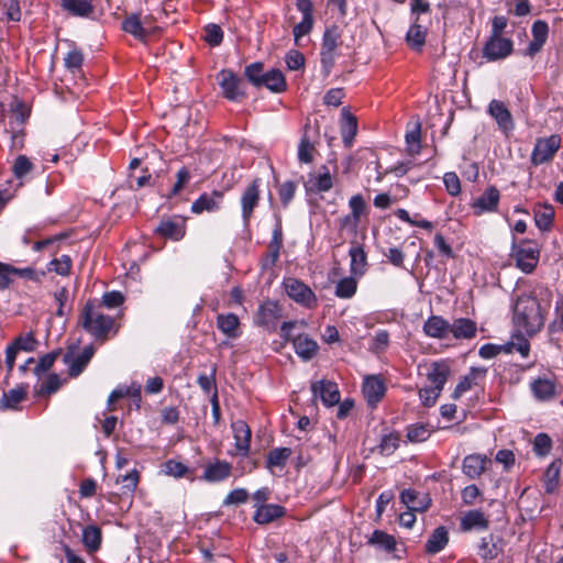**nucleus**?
Listing matches in <instances>:
<instances>
[{
    "label": "nucleus",
    "instance_id": "2",
    "mask_svg": "<svg viewBox=\"0 0 563 563\" xmlns=\"http://www.w3.org/2000/svg\"><path fill=\"white\" fill-rule=\"evenodd\" d=\"M80 322L86 332L96 340L104 341L114 328V319L103 313L100 305L87 301L81 314Z\"/></svg>",
    "mask_w": 563,
    "mask_h": 563
},
{
    "label": "nucleus",
    "instance_id": "43",
    "mask_svg": "<svg viewBox=\"0 0 563 563\" xmlns=\"http://www.w3.org/2000/svg\"><path fill=\"white\" fill-rule=\"evenodd\" d=\"M291 455L290 448H275L269 451L266 459V467L272 470L273 467L283 468L289 456Z\"/></svg>",
    "mask_w": 563,
    "mask_h": 563
},
{
    "label": "nucleus",
    "instance_id": "25",
    "mask_svg": "<svg viewBox=\"0 0 563 563\" xmlns=\"http://www.w3.org/2000/svg\"><path fill=\"white\" fill-rule=\"evenodd\" d=\"M283 506L276 504L261 505L254 512L253 519L258 525H267L285 515Z\"/></svg>",
    "mask_w": 563,
    "mask_h": 563
},
{
    "label": "nucleus",
    "instance_id": "4",
    "mask_svg": "<svg viewBox=\"0 0 563 563\" xmlns=\"http://www.w3.org/2000/svg\"><path fill=\"white\" fill-rule=\"evenodd\" d=\"M340 34L336 26L327 27L322 36L321 66L325 75H329L334 66L338 56Z\"/></svg>",
    "mask_w": 563,
    "mask_h": 563
},
{
    "label": "nucleus",
    "instance_id": "60",
    "mask_svg": "<svg viewBox=\"0 0 563 563\" xmlns=\"http://www.w3.org/2000/svg\"><path fill=\"white\" fill-rule=\"evenodd\" d=\"M33 168L32 162L25 155H19L13 164V174L21 179Z\"/></svg>",
    "mask_w": 563,
    "mask_h": 563
},
{
    "label": "nucleus",
    "instance_id": "12",
    "mask_svg": "<svg viewBox=\"0 0 563 563\" xmlns=\"http://www.w3.org/2000/svg\"><path fill=\"white\" fill-rule=\"evenodd\" d=\"M560 145L561 140L558 135L538 140L532 153V162L534 164H543L550 161L560 148Z\"/></svg>",
    "mask_w": 563,
    "mask_h": 563
},
{
    "label": "nucleus",
    "instance_id": "42",
    "mask_svg": "<svg viewBox=\"0 0 563 563\" xmlns=\"http://www.w3.org/2000/svg\"><path fill=\"white\" fill-rule=\"evenodd\" d=\"M400 500L411 511H423L428 506V503L420 499L418 493L410 488L400 493Z\"/></svg>",
    "mask_w": 563,
    "mask_h": 563
},
{
    "label": "nucleus",
    "instance_id": "45",
    "mask_svg": "<svg viewBox=\"0 0 563 563\" xmlns=\"http://www.w3.org/2000/svg\"><path fill=\"white\" fill-rule=\"evenodd\" d=\"M533 395L540 400H549L555 395V386L550 379H537L532 383Z\"/></svg>",
    "mask_w": 563,
    "mask_h": 563
},
{
    "label": "nucleus",
    "instance_id": "37",
    "mask_svg": "<svg viewBox=\"0 0 563 563\" xmlns=\"http://www.w3.org/2000/svg\"><path fill=\"white\" fill-rule=\"evenodd\" d=\"M26 397V389L22 386L4 391L0 398V410L16 409Z\"/></svg>",
    "mask_w": 563,
    "mask_h": 563
},
{
    "label": "nucleus",
    "instance_id": "41",
    "mask_svg": "<svg viewBox=\"0 0 563 563\" xmlns=\"http://www.w3.org/2000/svg\"><path fill=\"white\" fill-rule=\"evenodd\" d=\"M0 10L3 14L1 21L19 22L22 18L20 0H3L0 2Z\"/></svg>",
    "mask_w": 563,
    "mask_h": 563
},
{
    "label": "nucleus",
    "instance_id": "6",
    "mask_svg": "<svg viewBox=\"0 0 563 563\" xmlns=\"http://www.w3.org/2000/svg\"><path fill=\"white\" fill-rule=\"evenodd\" d=\"M282 317L280 307L277 301L265 300L262 302L255 314V323L268 332L277 329V322Z\"/></svg>",
    "mask_w": 563,
    "mask_h": 563
},
{
    "label": "nucleus",
    "instance_id": "8",
    "mask_svg": "<svg viewBox=\"0 0 563 563\" xmlns=\"http://www.w3.org/2000/svg\"><path fill=\"white\" fill-rule=\"evenodd\" d=\"M312 397L320 398L325 407H332L340 402V391L334 382L321 379L311 384Z\"/></svg>",
    "mask_w": 563,
    "mask_h": 563
},
{
    "label": "nucleus",
    "instance_id": "20",
    "mask_svg": "<svg viewBox=\"0 0 563 563\" xmlns=\"http://www.w3.org/2000/svg\"><path fill=\"white\" fill-rule=\"evenodd\" d=\"M223 200V194L221 191H212L211 194H202L191 205V212L199 214L205 211L214 212L220 209Z\"/></svg>",
    "mask_w": 563,
    "mask_h": 563
},
{
    "label": "nucleus",
    "instance_id": "64",
    "mask_svg": "<svg viewBox=\"0 0 563 563\" xmlns=\"http://www.w3.org/2000/svg\"><path fill=\"white\" fill-rule=\"evenodd\" d=\"M552 446L550 437L545 433H540L534 438L533 450L538 455H547Z\"/></svg>",
    "mask_w": 563,
    "mask_h": 563
},
{
    "label": "nucleus",
    "instance_id": "7",
    "mask_svg": "<svg viewBox=\"0 0 563 563\" xmlns=\"http://www.w3.org/2000/svg\"><path fill=\"white\" fill-rule=\"evenodd\" d=\"M296 8L302 14V19L292 29L295 42L308 35L313 27V4L310 0H296Z\"/></svg>",
    "mask_w": 563,
    "mask_h": 563
},
{
    "label": "nucleus",
    "instance_id": "15",
    "mask_svg": "<svg viewBox=\"0 0 563 563\" xmlns=\"http://www.w3.org/2000/svg\"><path fill=\"white\" fill-rule=\"evenodd\" d=\"M217 78L223 96L228 100L238 101L244 95L240 89L241 79L233 71L225 69L221 70Z\"/></svg>",
    "mask_w": 563,
    "mask_h": 563
},
{
    "label": "nucleus",
    "instance_id": "63",
    "mask_svg": "<svg viewBox=\"0 0 563 563\" xmlns=\"http://www.w3.org/2000/svg\"><path fill=\"white\" fill-rule=\"evenodd\" d=\"M443 183L446 191L451 196H457L461 192V181L454 172H448L443 176Z\"/></svg>",
    "mask_w": 563,
    "mask_h": 563
},
{
    "label": "nucleus",
    "instance_id": "30",
    "mask_svg": "<svg viewBox=\"0 0 563 563\" xmlns=\"http://www.w3.org/2000/svg\"><path fill=\"white\" fill-rule=\"evenodd\" d=\"M548 24L543 21H536L532 25V41L530 42L527 52L529 55H534L544 45L548 38Z\"/></svg>",
    "mask_w": 563,
    "mask_h": 563
},
{
    "label": "nucleus",
    "instance_id": "17",
    "mask_svg": "<svg viewBox=\"0 0 563 563\" xmlns=\"http://www.w3.org/2000/svg\"><path fill=\"white\" fill-rule=\"evenodd\" d=\"M349 208L351 213L342 218L341 225L343 228H351L355 231L362 214L365 213L367 209L364 197L360 194L352 196L349 200Z\"/></svg>",
    "mask_w": 563,
    "mask_h": 563
},
{
    "label": "nucleus",
    "instance_id": "26",
    "mask_svg": "<svg viewBox=\"0 0 563 563\" xmlns=\"http://www.w3.org/2000/svg\"><path fill=\"white\" fill-rule=\"evenodd\" d=\"M60 8L78 18H89L95 11L91 0H60Z\"/></svg>",
    "mask_w": 563,
    "mask_h": 563
},
{
    "label": "nucleus",
    "instance_id": "53",
    "mask_svg": "<svg viewBox=\"0 0 563 563\" xmlns=\"http://www.w3.org/2000/svg\"><path fill=\"white\" fill-rule=\"evenodd\" d=\"M244 75L252 85L261 87V80L265 76L263 64L255 62L247 65L244 69Z\"/></svg>",
    "mask_w": 563,
    "mask_h": 563
},
{
    "label": "nucleus",
    "instance_id": "33",
    "mask_svg": "<svg viewBox=\"0 0 563 563\" xmlns=\"http://www.w3.org/2000/svg\"><path fill=\"white\" fill-rule=\"evenodd\" d=\"M357 132V121L346 108L342 109L341 135L345 146H351Z\"/></svg>",
    "mask_w": 563,
    "mask_h": 563
},
{
    "label": "nucleus",
    "instance_id": "59",
    "mask_svg": "<svg viewBox=\"0 0 563 563\" xmlns=\"http://www.w3.org/2000/svg\"><path fill=\"white\" fill-rule=\"evenodd\" d=\"M512 52V42L503 36H497L495 34V59L496 58H505L510 55Z\"/></svg>",
    "mask_w": 563,
    "mask_h": 563
},
{
    "label": "nucleus",
    "instance_id": "14",
    "mask_svg": "<svg viewBox=\"0 0 563 563\" xmlns=\"http://www.w3.org/2000/svg\"><path fill=\"white\" fill-rule=\"evenodd\" d=\"M333 187V178L329 168L323 165L319 173H310L305 183L307 192L321 194L327 192Z\"/></svg>",
    "mask_w": 563,
    "mask_h": 563
},
{
    "label": "nucleus",
    "instance_id": "18",
    "mask_svg": "<svg viewBox=\"0 0 563 563\" xmlns=\"http://www.w3.org/2000/svg\"><path fill=\"white\" fill-rule=\"evenodd\" d=\"M155 231L166 239L179 241L186 233L185 220L181 218L163 219Z\"/></svg>",
    "mask_w": 563,
    "mask_h": 563
},
{
    "label": "nucleus",
    "instance_id": "31",
    "mask_svg": "<svg viewBox=\"0 0 563 563\" xmlns=\"http://www.w3.org/2000/svg\"><path fill=\"white\" fill-rule=\"evenodd\" d=\"M449 542V533L445 527L440 526L433 530L426 543V551L429 554H437L442 551Z\"/></svg>",
    "mask_w": 563,
    "mask_h": 563
},
{
    "label": "nucleus",
    "instance_id": "38",
    "mask_svg": "<svg viewBox=\"0 0 563 563\" xmlns=\"http://www.w3.org/2000/svg\"><path fill=\"white\" fill-rule=\"evenodd\" d=\"M486 459L478 454L467 455L463 461V473L470 478H475L485 470Z\"/></svg>",
    "mask_w": 563,
    "mask_h": 563
},
{
    "label": "nucleus",
    "instance_id": "32",
    "mask_svg": "<svg viewBox=\"0 0 563 563\" xmlns=\"http://www.w3.org/2000/svg\"><path fill=\"white\" fill-rule=\"evenodd\" d=\"M367 543L376 550L387 553H390L396 549V539L394 536L388 534L383 530H374L368 538Z\"/></svg>",
    "mask_w": 563,
    "mask_h": 563
},
{
    "label": "nucleus",
    "instance_id": "57",
    "mask_svg": "<svg viewBox=\"0 0 563 563\" xmlns=\"http://www.w3.org/2000/svg\"><path fill=\"white\" fill-rule=\"evenodd\" d=\"M205 41L211 46H218L223 40V32L217 24H208L205 27Z\"/></svg>",
    "mask_w": 563,
    "mask_h": 563
},
{
    "label": "nucleus",
    "instance_id": "19",
    "mask_svg": "<svg viewBox=\"0 0 563 563\" xmlns=\"http://www.w3.org/2000/svg\"><path fill=\"white\" fill-rule=\"evenodd\" d=\"M477 325L468 318H456L450 322L449 339L471 340L476 335Z\"/></svg>",
    "mask_w": 563,
    "mask_h": 563
},
{
    "label": "nucleus",
    "instance_id": "34",
    "mask_svg": "<svg viewBox=\"0 0 563 563\" xmlns=\"http://www.w3.org/2000/svg\"><path fill=\"white\" fill-rule=\"evenodd\" d=\"M488 519L485 518L484 514L479 510L467 511L461 520V528L464 531H468L472 529L485 530L488 528Z\"/></svg>",
    "mask_w": 563,
    "mask_h": 563
},
{
    "label": "nucleus",
    "instance_id": "9",
    "mask_svg": "<svg viewBox=\"0 0 563 563\" xmlns=\"http://www.w3.org/2000/svg\"><path fill=\"white\" fill-rule=\"evenodd\" d=\"M261 179H254L243 191L241 196V212L244 224H249L254 209L260 201Z\"/></svg>",
    "mask_w": 563,
    "mask_h": 563
},
{
    "label": "nucleus",
    "instance_id": "27",
    "mask_svg": "<svg viewBox=\"0 0 563 563\" xmlns=\"http://www.w3.org/2000/svg\"><path fill=\"white\" fill-rule=\"evenodd\" d=\"M350 272L355 277H361L365 274L367 267V255L363 246L356 244L352 245L349 250Z\"/></svg>",
    "mask_w": 563,
    "mask_h": 563
},
{
    "label": "nucleus",
    "instance_id": "56",
    "mask_svg": "<svg viewBox=\"0 0 563 563\" xmlns=\"http://www.w3.org/2000/svg\"><path fill=\"white\" fill-rule=\"evenodd\" d=\"M283 245L276 244L275 242L268 243V252L262 260V269H269L275 266L279 260V254Z\"/></svg>",
    "mask_w": 563,
    "mask_h": 563
},
{
    "label": "nucleus",
    "instance_id": "49",
    "mask_svg": "<svg viewBox=\"0 0 563 563\" xmlns=\"http://www.w3.org/2000/svg\"><path fill=\"white\" fill-rule=\"evenodd\" d=\"M561 462L551 463L544 473V488L548 493H553L559 485V477L561 472Z\"/></svg>",
    "mask_w": 563,
    "mask_h": 563
},
{
    "label": "nucleus",
    "instance_id": "11",
    "mask_svg": "<svg viewBox=\"0 0 563 563\" xmlns=\"http://www.w3.org/2000/svg\"><path fill=\"white\" fill-rule=\"evenodd\" d=\"M495 122L498 126V130L505 137V150L508 154H510V147L508 145V141L512 137L515 131V121L510 113V111L499 102L495 101Z\"/></svg>",
    "mask_w": 563,
    "mask_h": 563
},
{
    "label": "nucleus",
    "instance_id": "40",
    "mask_svg": "<svg viewBox=\"0 0 563 563\" xmlns=\"http://www.w3.org/2000/svg\"><path fill=\"white\" fill-rule=\"evenodd\" d=\"M405 140L408 154L410 156L418 155L421 150V125L419 122L406 132Z\"/></svg>",
    "mask_w": 563,
    "mask_h": 563
},
{
    "label": "nucleus",
    "instance_id": "10",
    "mask_svg": "<svg viewBox=\"0 0 563 563\" xmlns=\"http://www.w3.org/2000/svg\"><path fill=\"white\" fill-rule=\"evenodd\" d=\"M93 354L95 347L92 345L85 346L81 353L76 356L74 355L73 349H68L63 356V361L68 366L69 376L77 377L81 374Z\"/></svg>",
    "mask_w": 563,
    "mask_h": 563
},
{
    "label": "nucleus",
    "instance_id": "47",
    "mask_svg": "<svg viewBox=\"0 0 563 563\" xmlns=\"http://www.w3.org/2000/svg\"><path fill=\"white\" fill-rule=\"evenodd\" d=\"M432 430L428 424L413 423L407 428V439L412 443H420L428 440Z\"/></svg>",
    "mask_w": 563,
    "mask_h": 563
},
{
    "label": "nucleus",
    "instance_id": "22",
    "mask_svg": "<svg viewBox=\"0 0 563 563\" xmlns=\"http://www.w3.org/2000/svg\"><path fill=\"white\" fill-rule=\"evenodd\" d=\"M233 438L235 441V448L243 456H246L250 452L251 444V429L247 423L243 420H236L232 422Z\"/></svg>",
    "mask_w": 563,
    "mask_h": 563
},
{
    "label": "nucleus",
    "instance_id": "21",
    "mask_svg": "<svg viewBox=\"0 0 563 563\" xmlns=\"http://www.w3.org/2000/svg\"><path fill=\"white\" fill-rule=\"evenodd\" d=\"M449 329L450 322L441 316H431L423 324L426 335L439 340L449 339Z\"/></svg>",
    "mask_w": 563,
    "mask_h": 563
},
{
    "label": "nucleus",
    "instance_id": "3",
    "mask_svg": "<svg viewBox=\"0 0 563 563\" xmlns=\"http://www.w3.org/2000/svg\"><path fill=\"white\" fill-rule=\"evenodd\" d=\"M517 266L525 273H531L538 265L540 246L533 241H522L512 249Z\"/></svg>",
    "mask_w": 563,
    "mask_h": 563
},
{
    "label": "nucleus",
    "instance_id": "29",
    "mask_svg": "<svg viewBox=\"0 0 563 563\" xmlns=\"http://www.w3.org/2000/svg\"><path fill=\"white\" fill-rule=\"evenodd\" d=\"M427 29L418 23V18L412 21L406 33L407 44L415 51H421L426 43Z\"/></svg>",
    "mask_w": 563,
    "mask_h": 563
},
{
    "label": "nucleus",
    "instance_id": "55",
    "mask_svg": "<svg viewBox=\"0 0 563 563\" xmlns=\"http://www.w3.org/2000/svg\"><path fill=\"white\" fill-rule=\"evenodd\" d=\"M27 118V109L20 102L15 103V106L12 108V114L10 118V125L12 131H15L16 128L22 126Z\"/></svg>",
    "mask_w": 563,
    "mask_h": 563
},
{
    "label": "nucleus",
    "instance_id": "35",
    "mask_svg": "<svg viewBox=\"0 0 563 563\" xmlns=\"http://www.w3.org/2000/svg\"><path fill=\"white\" fill-rule=\"evenodd\" d=\"M240 321L234 313L219 314L217 317L218 329L230 339H235L239 333Z\"/></svg>",
    "mask_w": 563,
    "mask_h": 563
},
{
    "label": "nucleus",
    "instance_id": "52",
    "mask_svg": "<svg viewBox=\"0 0 563 563\" xmlns=\"http://www.w3.org/2000/svg\"><path fill=\"white\" fill-rule=\"evenodd\" d=\"M71 268V258L69 255L63 254L48 263L47 269L55 272L60 276H67Z\"/></svg>",
    "mask_w": 563,
    "mask_h": 563
},
{
    "label": "nucleus",
    "instance_id": "51",
    "mask_svg": "<svg viewBox=\"0 0 563 563\" xmlns=\"http://www.w3.org/2000/svg\"><path fill=\"white\" fill-rule=\"evenodd\" d=\"M399 440V434L396 432L384 434L378 444L379 453L386 456L391 455L398 449Z\"/></svg>",
    "mask_w": 563,
    "mask_h": 563
},
{
    "label": "nucleus",
    "instance_id": "1",
    "mask_svg": "<svg viewBox=\"0 0 563 563\" xmlns=\"http://www.w3.org/2000/svg\"><path fill=\"white\" fill-rule=\"evenodd\" d=\"M545 308L532 295H522L518 297L514 306V325L518 334H514L511 341L504 345H495V355L505 352H518L522 357H527L530 351V344L523 335L532 336L544 325Z\"/></svg>",
    "mask_w": 563,
    "mask_h": 563
},
{
    "label": "nucleus",
    "instance_id": "23",
    "mask_svg": "<svg viewBox=\"0 0 563 563\" xmlns=\"http://www.w3.org/2000/svg\"><path fill=\"white\" fill-rule=\"evenodd\" d=\"M450 375V366L446 362H433L427 372V379L437 389H443Z\"/></svg>",
    "mask_w": 563,
    "mask_h": 563
},
{
    "label": "nucleus",
    "instance_id": "58",
    "mask_svg": "<svg viewBox=\"0 0 563 563\" xmlns=\"http://www.w3.org/2000/svg\"><path fill=\"white\" fill-rule=\"evenodd\" d=\"M12 344L18 349V351L24 352H33L36 349L37 341L34 338L32 332L26 333L25 335L18 336Z\"/></svg>",
    "mask_w": 563,
    "mask_h": 563
},
{
    "label": "nucleus",
    "instance_id": "48",
    "mask_svg": "<svg viewBox=\"0 0 563 563\" xmlns=\"http://www.w3.org/2000/svg\"><path fill=\"white\" fill-rule=\"evenodd\" d=\"M82 542L90 551H97L101 544V530L96 526H87L82 530Z\"/></svg>",
    "mask_w": 563,
    "mask_h": 563
},
{
    "label": "nucleus",
    "instance_id": "46",
    "mask_svg": "<svg viewBox=\"0 0 563 563\" xmlns=\"http://www.w3.org/2000/svg\"><path fill=\"white\" fill-rule=\"evenodd\" d=\"M355 278V276L351 275L340 279L335 286V296L343 299L353 297L357 288Z\"/></svg>",
    "mask_w": 563,
    "mask_h": 563
},
{
    "label": "nucleus",
    "instance_id": "36",
    "mask_svg": "<svg viewBox=\"0 0 563 563\" xmlns=\"http://www.w3.org/2000/svg\"><path fill=\"white\" fill-rule=\"evenodd\" d=\"M264 86L272 92L279 93L286 89V80L284 74L279 69H271L265 73L261 80V87Z\"/></svg>",
    "mask_w": 563,
    "mask_h": 563
},
{
    "label": "nucleus",
    "instance_id": "62",
    "mask_svg": "<svg viewBox=\"0 0 563 563\" xmlns=\"http://www.w3.org/2000/svg\"><path fill=\"white\" fill-rule=\"evenodd\" d=\"M124 301V296L121 291L112 290L104 292L102 296V302L100 303L101 308L106 307L109 309L117 308L121 306Z\"/></svg>",
    "mask_w": 563,
    "mask_h": 563
},
{
    "label": "nucleus",
    "instance_id": "5",
    "mask_svg": "<svg viewBox=\"0 0 563 563\" xmlns=\"http://www.w3.org/2000/svg\"><path fill=\"white\" fill-rule=\"evenodd\" d=\"M286 294L297 303L312 308L317 303L313 291L305 283L296 278H286L284 280Z\"/></svg>",
    "mask_w": 563,
    "mask_h": 563
},
{
    "label": "nucleus",
    "instance_id": "54",
    "mask_svg": "<svg viewBox=\"0 0 563 563\" xmlns=\"http://www.w3.org/2000/svg\"><path fill=\"white\" fill-rule=\"evenodd\" d=\"M60 350L49 352L42 357H40L36 366L34 367V374L40 378L43 374H45L51 367L54 365L57 356L59 355Z\"/></svg>",
    "mask_w": 563,
    "mask_h": 563
},
{
    "label": "nucleus",
    "instance_id": "44",
    "mask_svg": "<svg viewBox=\"0 0 563 563\" xmlns=\"http://www.w3.org/2000/svg\"><path fill=\"white\" fill-rule=\"evenodd\" d=\"M471 207L475 216L493 211V186H488L481 197L474 199Z\"/></svg>",
    "mask_w": 563,
    "mask_h": 563
},
{
    "label": "nucleus",
    "instance_id": "28",
    "mask_svg": "<svg viewBox=\"0 0 563 563\" xmlns=\"http://www.w3.org/2000/svg\"><path fill=\"white\" fill-rule=\"evenodd\" d=\"M232 466L225 461H218L206 466L203 478L210 483H217L225 479L231 474Z\"/></svg>",
    "mask_w": 563,
    "mask_h": 563
},
{
    "label": "nucleus",
    "instance_id": "16",
    "mask_svg": "<svg viewBox=\"0 0 563 563\" xmlns=\"http://www.w3.org/2000/svg\"><path fill=\"white\" fill-rule=\"evenodd\" d=\"M362 391L367 405L375 408L384 397L386 387L382 378L371 375L364 378Z\"/></svg>",
    "mask_w": 563,
    "mask_h": 563
},
{
    "label": "nucleus",
    "instance_id": "50",
    "mask_svg": "<svg viewBox=\"0 0 563 563\" xmlns=\"http://www.w3.org/2000/svg\"><path fill=\"white\" fill-rule=\"evenodd\" d=\"M314 145L308 139L307 134H303L298 144L297 157L300 164H310L313 161Z\"/></svg>",
    "mask_w": 563,
    "mask_h": 563
},
{
    "label": "nucleus",
    "instance_id": "39",
    "mask_svg": "<svg viewBox=\"0 0 563 563\" xmlns=\"http://www.w3.org/2000/svg\"><path fill=\"white\" fill-rule=\"evenodd\" d=\"M554 219V209L552 206L539 205L534 209V222L541 231L551 229Z\"/></svg>",
    "mask_w": 563,
    "mask_h": 563
},
{
    "label": "nucleus",
    "instance_id": "24",
    "mask_svg": "<svg viewBox=\"0 0 563 563\" xmlns=\"http://www.w3.org/2000/svg\"><path fill=\"white\" fill-rule=\"evenodd\" d=\"M294 350L302 361H310L318 352V343L307 334H297Z\"/></svg>",
    "mask_w": 563,
    "mask_h": 563
},
{
    "label": "nucleus",
    "instance_id": "61",
    "mask_svg": "<svg viewBox=\"0 0 563 563\" xmlns=\"http://www.w3.org/2000/svg\"><path fill=\"white\" fill-rule=\"evenodd\" d=\"M440 394L441 390L430 385L419 390V398L423 406L432 407L437 402V399L440 396Z\"/></svg>",
    "mask_w": 563,
    "mask_h": 563
},
{
    "label": "nucleus",
    "instance_id": "13",
    "mask_svg": "<svg viewBox=\"0 0 563 563\" xmlns=\"http://www.w3.org/2000/svg\"><path fill=\"white\" fill-rule=\"evenodd\" d=\"M121 27L124 32L131 34L134 38L145 42L151 34L148 27V18H141L137 13H131L122 21Z\"/></svg>",
    "mask_w": 563,
    "mask_h": 563
}]
</instances>
